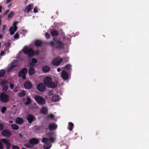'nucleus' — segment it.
Listing matches in <instances>:
<instances>
[{"instance_id":"f257e3e1","label":"nucleus","mask_w":149,"mask_h":149,"mask_svg":"<svg viewBox=\"0 0 149 149\" xmlns=\"http://www.w3.org/2000/svg\"><path fill=\"white\" fill-rule=\"evenodd\" d=\"M49 136L47 138L43 137L42 139V142L45 143L43 146V148L44 149H49L52 146L51 143L54 142L55 138L52 136V134L49 133L47 134Z\"/></svg>"},{"instance_id":"f03ea898","label":"nucleus","mask_w":149,"mask_h":149,"mask_svg":"<svg viewBox=\"0 0 149 149\" xmlns=\"http://www.w3.org/2000/svg\"><path fill=\"white\" fill-rule=\"evenodd\" d=\"M43 82L45 85L49 88H56L58 83L57 81L52 82L51 78L49 77H47L45 78L43 80Z\"/></svg>"},{"instance_id":"7ed1b4c3","label":"nucleus","mask_w":149,"mask_h":149,"mask_svg":"<svg viewBox=\"0 0 149 149\" xmlns=\"http://www.w3.org/2000/svg\"><path fill=\"white\" fill-rule=\"evenodd\" d=\"M23 51L25 54L27 55L29 57L32 56L34 54L38 55L39 53L38 50H37L34 52L32 49L28 48L27 46L24 47Z\"/></svg>"},{"instance_id":"20e7f679","label":"nucleus","mask_w":149,"mask_h":149,"mask_svg":"<svg viewBox=\"0 0 149 149\" xmlns=\"http://www.w3.org/2000/svg\"><path fill=\"white\" fill-rule=\"evenodd\" d=\"M34 99L37 103L40 105H44L46 103V101L42 97L37 95L34 97Z\"/></svg>"},{"instance_id":"39448f33","label":"nucleus","mask_w":149,"mask_h":149,"mask_svg":"<svg viewBox=\"0 0 149 149\" xmlns=\"http://www.w3.org/2000/svg\"><path fill=\"white\" fill-rule=\"evenodd\" d=\"M53 40L55 43V47L56 49H61L64 47V43L61 41L58 40H55V38H54Z\"/></svg>"},{"instance_id":"423d86ee","label":"nucleus","mask_w":149,"mask_h":149,"mask_svg":"<svg viewBox=\"0 0 149 149\" xmlns=\"http://www.w3.org/2000/svg\"><path fill=\"white\" fill-rule=\"evenodd\" d=\"M9 96L4 93H1L0 95L1 101L3 103H7L9 101Z\"/></svg>"},{"instance_id":"0eeeda50","label":"nucleus","mask_w":149,"mask_h":149,"mask_svg":"<svg viewBox=\"0 0 149 149\" xmlns=\"http://www.w3.org/2000/svg\"><path fill=\"white\" fill-rule=\"evenodd\" d=\"M27 72V69L26 68H24L19 71L18 73V76L19 77H22L23 79H25Z\"/></svg>"},{"instance_id":"6e6552de","label":"nucleus","mask_w":149,"mask_h":149,"mask_svg":"<svg viewBox=\"0 0 149 149\" xmlns=\"http://www.w3.org/2000/svg\"><path fill=\"white\" fill-rule=\"evenodd\" d=\"M63 59L59 58L58 57L54 58L52 61V64L56 66H58L60 63L62 62Z\"/></svg>"},{"instance_id":"1a4fd4ad","label":"nucleus","mask_w":149,"mask_h":149,"mask_svg":"<svg viewBox=\"0 0 149 149\" xmlns=\"http://www.w3.org/2000/svg\"><path fill=\"white\" fill-rule=\"evenodd\" d=\"M1 135L3 136L9 137L11 136L12 134L8 130L5 129L2 132Z\"/></svg>"},{"instance_id":"9d476101","label":"nucleus","mask_w":149,"mask_h":149,"mask_svg":"<svg viewBox=\"0 0 149 149\" xmlns=\"http://www.w3.org/2000/svg\"><path fill=\"white\" fill-rule=\"evenodd\" d=\"M36 118L34 116L30 114H28L26 117V120L29 123H32L33 121L35 120Z\"/></svg>"},{"instance_id":"9b49d317","label":"nucleus","mask_w":149,"mask_h":149,"mask_svg":"<svg viewBox=\"0 0 149 149\" xmlns=\"http://www.w3.org/2000/svg\"><path fill=\"white\" fill-rule=\"evenodd\" d=\"M37 88L38 90L41 92L45 91L46 88L45 85L42 83L39 84L37 86Z\"/></svg>"},{"instance_id":"f8f14e48","label":"nucleus","mask_w":149,"mask_h":149,"mask_svg":"<svg viewBox=\"0 0 149 149\" xmlns=\"http://www.w3.org/2000/svg\"><path fill=\"white\" fill-rule=\"evenodd\" d=\"M1 140L6 144L7 149H9L10 148L11 144L8 140L5 139H1Z\"/></svg>"},{"instance_id":"ddd939ff","label":"nucleus","mask_w":149,"mask_h":149,"mask_svg":"<svg viewBox=\"0 0 149 149\" xmlns=\"http://www.w3.org/2000/svg\"><path fill=\"white\" fill-rule=\"evenodd\" d=\"M61 77L65 80H68V74L66 71L65 70L62 71L61 72Z\"/></svg>"},{"instance_id":"4468645a","label":"nucleus","mask_w":149,"mask_h":149,"mask_svg":"<svg viewBox=\"0 0 149 149\" xmlns=\"http://www.w3.org/2000/svg\"><path fill=\"white\" fill-rule=\"evenodd\" d=\"M29 142L33 146L34 145L37 144L39 143V141L37 139L33 138L29 140Z\"/></svg>"},{"instance_id":"2eb2a0df","label":"nucleus","mask_w":149,"mask_h":149,"mask_svg":"<svg viewBox=\"0 0 149 149\" xmlns=\"http://www.w3.org/2000/svg\"><path fill=\"white\" fill-rule=\"evenodd\" d=\"M24 87L26 89H30L32 87V84L30 81H26L24 84Z\"/></svg>"},{"instance_id":"dca6fc26","label":"nucleus","mask_w":149,"mask_h":149,"mask_svg":"<svg viewBox=\"0 0 149 149\" xmlns=\"http://www.w3.org/2000/svg\"><path fill=\"white\" fill-rule=\"evenodd\" d=\"M57 125L54 123H50L49 126L48 128L50 131L55 130L57 128Z\"/></svg>"},{"instance_id":"f3484780","label":"nucleus","mask_w":149,"mask_h":149,"mask_svg":"<svg viewBox=\"0 0 149 149\" xmlns=\"http://www.w3.org/2000/svg\"><path fill=\"white\" fill-rule=\"evenodd\" d=\"M33 8V5L30 4L26 6L25 11L27 13H28L30 11L32 10Z\"/></svg>"},{"instance_id":"a211bd4d","label":"nucleus","mask_w":149,"mask_h":149,"mask_svg":"<svg viewBox=\"0 0 149 149\" xmlns=\"http://www.w3.org/2000/svg\"><path fill=\"white\" fill-rule=\"evenodd\" d=\"M52 36V37H56L58 36L59 35L58 31L56 30H52L50 31Z\"/></svg>"},{"instance_id":"6ab92c4d","label":"nucleus","mask_w":149,"mask_h":149,"mask_svg":"<svg viewBox=\"0 0 149 149\" xmlns=\"http://www.w3.org/2000/svg\"><path fill=\"white\" fill-rule=\"evenodd\" d=\"M42 42L40 40H36L35 41L34 45L37 47L41 46L42 45Z\"/></svg>"},{"instance_id":"aec40b11","label":"nucleus","mask_w":149,"mask_h":149,"mask_svg":"<svg viewBox=\"0 0 149 149\" xmlns=\"http://www.w3.org/2000/svg\"><path fill=\"white\" fill-rule=\"evenodd\" d=\"M15 122L18 124L21 125L23 123V120L21 118L18 117L16 118Z\"/></svg>"},{"instance_id":"412c9836","label":"nucleus","mask_w":149,"mask_h":149,"mask_svg":"<svg viewBox=\"0 0 149 149\" xmlns=\"http://www.w3.org/2000/svg\"><path fill=\"white\" fill-rule=\"evenodd\" d=\"M42 70L44 73H47L49 71L50 68L48 66H45L42 68Z\"/></svg>"},{"instance_id":"4be33fe9","label":"nucleus","mask_w":149,"mask_h":149,"mask_svg":"<svg viewBox=\"0 0 149 149\" xmlns=\"http://www.w3.org/2000/svg\"><path fill=\"white\" fill-rule=\"evenodd\" d=\"M8 84V81L6 80H2L0 81V85L1 87L7 84Z\"/></svg>"},{"instance_id":"5701e85b","label":"nucleus","mask_w":149,"mask_h":149,"mask_svg":"<svg viewBox=\"0 0 149 149\" xmlns=\"http://www.w3.org/2000/svg\"><path fill=\"white\" fill-rule=\"evenodd\" d=\"M47 112V109L45 107H42L40 110L41 113H43L44 114H46Z\"/></svg>"},{"instance_id":"b1692460","label":"nucleus","mask_w":149,"mask_h":149,"mask_svg":"<svg viewBox=\"0 0 149 149\" xmlns=\"http://www.w3.org/2000/svg\"><path fill=\"white\" fill-rule=\"evenodd\" d=\"M59 99V96L58 95H54L52 97V100L54 102H56Z\"/></svg>"},{"instance_id":"393cba45","label":"nucleus","mask_w":149,"mask_h":149,"mask_svg":"<svg viewBox=\"0 0 149 149\" xmlns=\"http://www.w3.org/2000/svg\"><path fill=\"white\" fill-rule=\"evenodd\" d=\"M35 70L33 68H30L28 72L30 75H32L35 73Z\"/></svg>"},{"instance_id":"a878e982","label":"nucleus","mask_w":149,"mask_h":149,"mask_svg":"<svg viewBox=\"0 0 149 149\" xmlns=\"http://www.w3.org/2000/svg\"><path fill=\"white\" fill-rule=\"evenodd\" d=\"M74 126V124L72 123L71 122H69V123L68 126V129L70 131H72L73 130Z\"/></svg>"},{"instance_id":"bb28decb","label":"nucleus","mask_w":149,"mask_h":149,"mask_svg":"<svg viewBox=\"0 0 149 149\" xmlns=\"http://www.w3.org/2000/svg\"><path fill=\"white\" fill-rule=\"evenodd\" d=\"M19 97H23L26 95V92L24 90H22V91L18 94Z\"/></svg>"},{"instance_id":"cd10ccee","label":"nucleus","mask_w":149,"mask_h":149,"mask_svg":"<svg viewBox=\"0 0 149 149\" xmlns=\"http://www.w3.org/2000/svg\"><path fill=\"white\" fill-rule=\"evenodd\" d=\"M11 127L13 130H17L19 129L18 126L17 124L15 123L12 124Z\"/></svg>"},{"instance_id":"c85d7f7f","label":"nucleus","mask_w":149,"mask_h":149,"mask_svg":"<svg viewBox=\"0 0 149 149\" xmlns=\"http://www.w3.org/2000/svg\"><path fill=\"white\" fill-rule=\"evenodd\" d=\"M17 66V64H14L13 63L11 65V66L10 68H9L8 70V71H11L15 67Z\"/></svg>"},{"instance_id":"c756f323","label":"nucleus","mask_w":149,"mask_h":149,"mask_svg":"<svg viewBox=\"0 0 149 149\" xmlns=\"http://www.w3.org/2000/svg\"><path fill=\"white\" fill-rule=\"evenodd\" d=\"M5 71L3 70H0V78L3 77L5 75Z\"/></svg>"},{"instance_id":"7c9ffc66","label":"nucleus","mask_w":149,"mask_h":149,"mask_svg":"<svg viewBox=\"0 0 149 149\" xmlns=\"http://www.w3.org/2000/svg\"><path fill=\"white\" fill-rule=\"evenodd\" d=\"M24 146L27 148H31L33 147V146H32L29 143H28L24 144Z\"/></svg>"},{"instance_id":"2f4dec72","label":"nucleus","mask_w":149,"mask_h":149,"mask_svg":"<svg viewBox=\"0 0 149 149\" xmlns=\"http://www.w3.org/2000/svg\"><path fill=\"white\" fill-rule=\"evenodd\" d=\"M64 68L68 70H71V65L70 64H68L66 65Z\"/></svg>"},{"instance_id":"473e14b6","label":"nucleus","mask_w":149,"mask_h":149,"mask_svg":"<svg viewBox=\"0 0 149 149\" xmlns=\"http://www.w3.org/2000/svg\"><path fill=\"white\" fill-rule=\"evenodd\" d=\"M27 101L25 102V104L26 105H28L30 104L31 102V99L28 97H27L26 98Z\"/></svg>"},{"instance_id":"72a5a7b5","label":"nucleus","mask_w":149,"mask_h":149,"mask_svg":"<svg viewBox=\"0 0 149 149\" xmlns=\"http://www.w3.org/2000/svg\"><path fill=\"white\" fill-rule=\"evenodd\" d=\"M32 62H30L29 63V65H32L33 63H36L37 62V60L35 58H33L32 59Z\"/></svg>"},{"instance_id":"f704fd0d","label":"nucleus","mask_w":149,"mask_h":149,"mask_svg":"<svg viewBox=\"0 0 149 149\" xmlns=\"http://www.w3.org/2000/svg\"><path fill=\"white\" fill-rule=\"evenodd\" d=\"M8 87L7 85H5L2 86V91L5 92L8 89Z\"/></svg>"},{"instance_id":"c9c22d12","label":"nucleus","mask_w":149,"mask_h":149,"mask_svg":"<svg viewBox=\"0 0 149 149\" xmlns=\"http://www.w3.org/2000/svg\"><path fill=\"white\" fill-rule=\"evenodd\" d=\"M14 15V13L13 11H11L10 14L8 15V17L9 18H12Z\"/></svg>"},{"instance_id":"e433bc0d","label":"nucleus","mask_w":149,"mask_h":149,"mask_svg":"<svg viewBox=\"0 0 149 149\" xmlns=\"http://www.w3.org/2000/svg\"><path fill=\"white\" fill-rule=\"evenodd\" d=\"M45 37L47 39H49L50 38V35L47 32L45 34Z\"/></svg>"},{"instance_id":"4c0bfd02","label":"nucleus","mask_w":149,"mask_h":149,"mask_svg":"<svg viewBox=\"0 0 149 149\" xmlns=\"http://www.w3.org/2000/svg\"><path fill=\"white\" fill-rule=\"evenodd\" d=\"M12 149H20L19 147L17 146L12 145Z\"/></svg>"},{"instance_id":"58836bf2","label":"nucleus","mask_w":149,"mask_h":149,"mask_svg":"<svg viewBox=\"0 0 149 149\" xmlns=\"http://www.w3.org/2000/svg\"><path fill=\"white\" fill-rule=\"evenodd\" d=\"M6 110V107H2L1 111V112L2 113H4Z\"/></svg>"},{"instance_id":"ea45409f","label":"nucleus","mask_w":149,"mask_h":149,"mask_svg":"<svg viewBox=\"0 0 149 149\" xmlns=\"http://www.w3.org/2000/svg\"><path fill=\"white\" fill-rule=\"evenodd\" d=\"M49 44L52 47H53L55 45V43L53 41L50 42L49 43Z\"/></svg>"},{"instance_id":"a19ab883","label":"nucleus","mask_w":149,"mask_h":149,"mask_svg":"<svg viewBox=\"0 0 149 149\" xmlns=\"http://www.w3.org/2000/svg\"><path fill=\"white\" fill-rule=\"evenodd\" d=\"M4 128L3 125L2 123H0V131L3 130Z\"/></svg>"},{"instance_id":"79ce46f5","label":"nucleus","mask_w":149,"mask_h":149,"mask_svg":"<svg viewBox=\"0 0 149 149\" xmlns=\"http://www.w3.org/2000/svg\"><path fill=\"white\" fill-rule=\"evenodd\" d=\"M54 92L52 91H49L48 93V95H52L54 94Z\"/></svg>"},{"instance_id":"37998d69","label":"nucleus","mask_w":149,"mask_h":149,"mask_svg":"<svg viewBox=\"0 0 149 149\" xmlns=\"http://www.w3.org/2000/svg\"><path fill=\"white\" fill-rule=\"evenodd\" d=\"M9 31H10V34L11 35H13L15 32V31H14V30H13V29H10V28L9 29Z\"/></svg>"},{"instance_id":"c03bdc74","label":"nucleus","mask_w":149,"mask_h":149,"mask_svg":"<svg viewBox=\"0 0 149 149\" xmlns=\"http://www.w3.org/2000/svg\"><path fill=\"white\" fill-rule=\"evenodd\" d=\"M19 38V35L18 33H16L14 36V38L15 39H17Z\"/></svg>"},{"instance_id":"a18cd8bd","label":"nucleus","mask_w":149,"mask_h":149,"mask_svg":"<svg viewBox=\"0 0 149 149\" xmlns=\"http://www.w3.org/2000/svg\"><path fill=\"white\" fill-rule=\"evenodd\" d=\"M17 26H14V28L13 27H10V29H13V30H14V31L15 32L17 30Z\"/></svg>"},{"instance_id":"49530a36","label":"nucleus","mask_w":149,"mask_h":149,"mask_svg":"<svg viewBox=\"0 0 149 149\" xmlns=\"http://www.w3.org/2000/svg\"><path fill=\"white\" fill-rule=\"evenodd\" d=\"M19 87H18L17 86L15 87L14 89V92H17L19 89Z\"/></svg>"},{"instance_id":"de8ad7c7","label":"nucleus","mask_w":149,"mask_h":149,"mask_svg":"<svg viewBox=\"0 0 149 149\" xmlns=\"http://www.w3.org/2000/svg\"><path fill=\"white\" fill-rule=\"evenodd\" d=\"M49 117L51 119H53L54 117V116L52 114H50L49 115Z\"/></svg>"},{"instance_id":"09e8293b","label":"nucleus","mask_w":149,"mask_h":149,"mask_svg":"<svg viewBox=\"0 0 149 149\" xmlns=\"http://www.w3.org/2000/svg\"><path fill=\"white\" fill-rule=\"evenodd\" d=\"M37 8V7H35L33 10V12L34 13H36L38 12Z\"/></svg>"},{"instance_id":"8fccbe9b","label":"nucleus","mask_w":149,"mask_h":149,"mask_svg":"<svg viewBox=\"0 0 149 149\" xmlns=\"http://www.w3.org/2000/svg\"><path fill=\"white\" fill-rule=\"evenodd\" d=\"M9 12V10H6L3 14V15H7L8 13Z\"/></svg>"},{"instance_id":"3c124183","label":"nucleus","mask_w":149,"mask_h":149,"mask_svg":"<svg viewBox=\"0 0 149 149\" xmlns=\"http://www.w3.org/2000/svg\"><path fill=\"white\" fill-rule=\"evenodd\" d=\"M14 87V85L13 84H10V87L11 89H12Z\"/></svg>"},{"instance_id":"603ef678","label":"nucleus","mask_w":149,"mask_h":149,"mask_svg":"<svg viewBox=\"0 0 149 149\" xmlns=\"http://www.w3.org/2000/svg\"><path fill=\"white\" fill-rule=\"evenodd\" d=\"M5 54V52L4 51H2L0 53V55L1 56H3Z\"/></svg>"},{"instance_id":"864d4df0","label":"nucleus","mask_w":149,"mask_h":149,"mask_svg":"<svg viewBox=\"0 0 149 149\" xmlns=\"http://www.w3.org/2000/svg\"><path fill=\"white\" fill-rule=\"evenodd\" d=\"M17 24V21L13 23V26H16Z\"/></svg>"},{"instance_id":"5fc2aeb1","label":"nucleus","mask_w":149,"mask_h":149,"mask_svg":"<svg viewBox=\"0 0 149 149\" xmlns=\"http://www.w3.org/2000/svg\"><path fill=\"white\" fill-rule=\"evenodd\" d=\"M61 69L60 68H59L57 69V71L59 72L61 71Z\"/></svg>"},{"instance_id":"6e6d98bb","label":"nucleus","mask_w":149,"mask_h":149,"mask_svg":"<svg viewBox=\"0 0 149 149\" xmlns=\"http://www.w3.org/2000/svg\"><path fill=\"white\" fill-rule=\"evenodd\" d=\"M3 38V36L2 35L0 34V39H2Z\"/></svg>"},{"instance_id":"4d7b16f0","label":"nucleus","mask_w":149,"mask_h":149,"mask_svg":"<svg viewBox=\"0 0 149 149\" xmlns=\"http://www.w3.org/2000/svg\"><path fill=\"white\" fill-rule=\"evenodd\" d=\"M2 9V7L0 6V13L1 12V10Z\"/></svg>"},{"instance_id":"13d9d810","label":"nucleus","mask_w":149,"mask_h":149,"mask_svg":"<svg viewBox=\"0 0 149 149\" xmlns=\"http://www.w3.org/2000/svg\"><path fill=\"white\" fill-rule=\"evenodd\" d=\"M6 27V26L5 25H4L3 26V28H2V30H4V28Z\"/></svg>"},{"instance_id":"bf43d9fd","label":"nucleus","mask_w":149,"mask_h":149,"mask_svg":"<svg viewBox=\"0 0 149 149\" xmlns=\"http://www.w3.org/2000/svg\"><path fill=\"white\" fill-rule=\"evenodd\" d=\"M19 136L20 137H22V135L21 134H19Z\"/></svg>"},{"instance_id":"052dcab7","label":"nucleus","mask_w":149,"mask_h":149,"mask_svg":"<svg viewBox=\"0 0 149 149\" xmlns=\"http://www.w3.org/2000/svg\"><path fill=\"white\" fill-rule=\"evenodd\" d=\"M11 0H7L6 1V3H9V2Z\"/></svg>"},{"instance_id":"680f3d73","label":"nucleus","mask_w":149,"mask_h":149,"mask_svg":"<svg viewBox=\"0 0 149 149\" xmlns=\"http://www.w3.org/2000/svg\"><path fill=\"white\" fill-rule=\"evenodd\" d=\"M1 17L0 15V25L1 24Z\"/></svg>"},{"instance_id":"e2e57ef3","label":"nucleus","mask_w":149,"mask_h":149,"mask_svg":"<svg viewBox=\"0 0 149 149\" xmlns=\"http://www.w3.org/2000/svg\"><path fill=\"white\" fill-rule=\"evenodd\" d=\"M9 122L10 123H13V121L12 120H10L9 121Z\"/></svg>"},{"instance_id":"0e129e2a","label":"nucleus","mask_w":149,"mask_h":149,"mask_svg":"<svg viewBox=\"0 0 149 149\" xmlns=\"http://www.w3.org/2000/svg\"><path fill=\"white\" fill-rule=\"evenodd\" d=\"M9 44H10V43H8V42L7 43V44H5V45H7L8 46Z\"/></svg>"},{"instance_id":"69168bd1","label":"nucleus","mask_w":149,"mask_h":149,"mask_svg":"<svg viewBox=\"0 0 149 149\" xmlns=\"http://www.w3.org/2000/svg\"><path fill=\"white\" fill-rule=\"evenodd\" d=\"M47 129H48L47 128H46L45 129V130H47Z\"/></svg>"},{"instance_id":"338daca9","label":"nucleus","mask_w":149,"mask_h":149,"mask_svg":"<svg viewBox=\"0 0 149 149\" xmlns=\"http://www.w3.org/2000/svg\"><path fill=\"white\" fill-rule=\"evenodd\" d=\"M11 6V4H10L9 5V6Z\"/></svg>"}]
</instances>
